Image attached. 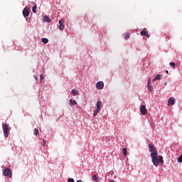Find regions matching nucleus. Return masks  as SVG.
Segmentation results:
<instances>
[{"mask_svg":"<svg viewBox=\"0 0 182 182\" xmlns=\"http://www.w3.org/2000/svg\"><path fill=\"white\" fill-rule=\"evenodd\" d=\"M141 35L142 36H146V38H149L150 35H149V32L146 28H144L143 31H141Z\"/></svg>","mask_w":182,"mask_h":182,"instance_id":"obj_9","label":"nucleus"},{"mask_svg":"<svg viewBox=\"0 0 182 182\" xmlns=\"http://www.w3.org/2000/svg\"><path fill=\"white\" fill-rule=\"evenodd\" d=\"M36 80H38V77H35Z\"/></svg>","mask_w":182,"mask_h":182,"instance_id":"obj_31","label":"nucleus"},{"mask_svg":"<svg viewBox=\"0 0 182 182\" xmlns=\"http://www.w3.org/2000/svg\"><path fill=\"white\" fill-rule=\"evenodd\" d=\"M123 154H124V156H127V149L126 148L123 149Z\"/></svg>","mask_w":182,"mask_h":182,"instance_id":"obj_22","label":"nucleus"},{"mask_svg":"<svg viewBox=\"0 0 182 182\" xmlns=\"http://www.w3.org/2000/svg\"><path fill=\"white\" fill-rule=\"evenodd\" d=\"M37 6L36 5H34L33 6V9H32V11H33V14H36V9H37Z\"/></svg>","mask_w":182,"mask_h":182,"instance_id":"obj_18","label":"nucleus"},{"mask_svg":"<svg viewBox=\"0 0 182 182\" xmlns=\"http://www.w3.org/2000/svg\"><path fill=\"white\" fill-rule=\"evenodd\" d=\"M151 157L152 163L156 167H157L159 164H163V163H164V161L163 160V156H159V154H154L152 156H151Z\"/></svg>","mask_w":182,"mask_h":182,"instance_id":"obj_1","label":"nucleus"},{"mask_svg":"<svg viewBox=\"0 0 182 182\" xmlns=\"http://www.w3.org/2000/svg\"><path fill=\"white\" fill-rule=\"evenodd\" d=\"M140 112L141 114H147V109H146V107L144 105H141Z\"/></svg>","mask_w":182,"mask_h":182,"instance_id":"obj_8","label":"nucleus"},{"mask_svg":"<svg viewBox=\"0 0 182 182\" xmlns=\"http://www.w3.org/2000/svg\"><path fill=\"white\" fill-rule=\"evenodd\" d=\"M43 145L45 146V144H46V141H45V139H43Z\"/></svg>","mask_w":182,"mask_h":182,"instance_id":"obj_29","label":"nucleus"},{"mask_svg":"<svg viewBox=\"0 0 182 182\" xmlns=\"http://www.w3.org/2000/svg\"><path fill=\"white\" fill-rule=\"evenodd\" d=\"M41 42H43V43H48L49 42V40H48V38H42Z\"/></svg>","mask_w":182,"mask_h":182,"instance_id":"obj_17","label":"nucleus"},{"mask_svg":"<svg viewBox=\"0 0 182 182\" xmlns=\"http://www.w3.org/2000/svg\"><path fill=\"white\" fill-rule=\"evenodd\" d=\"M71 93H73V95L74 96H77V95H79V91H77V90L73 89V90H72Z\"/></svg>","mask_w":182,"mask_h":182,"instance_id":"obj_13","label":"nucleus"},{"mask_svg":"<svg viewBox=\"0 0 182 182\" xmlns=\"http://www.w3.org/2000/svg\"><path fill=\"white\" fill-rule=\"evenodd\" d=\"M59 26H58V28L60 29V31H65V21H63V19H61L58 22Z\"/></svg>","mask_w":182,"mask_h":182,"instance_id":"obj_5","label":"nucleus"},{"mask_svg":"<svg viewBox=\"0 0 182 182\" xmlns=\"http://www.w3.org/2000/svg\"><path fill=\"white\" fill-rule=\"evenodd\" d=\"M101 107H102V101H97V109L100 110Z\"/></svg>","mask_w":182,"mask_h":182,"instance_id":"obj_14","label":"nucleus"},{"mask_svg":"<svg viewBox=\"0 0 182 182\" xmlns=\"http://www.w3.org/2000/svg\"><path fill=\"white\" fill-rule=\"evenodd\" d=\"M97 89H102L105 87V83L102 81H100L97 82Z\"/></svg>","mask_w":182,"mask_h":182,"instance_id":"obj_10","label":"nucleus"},{"mask_svg":"<svg viewBox=\"0 0 182 182\" xmlns=\"http://www.w3.org/2000/svg\"><path fill=\"white\" fill-rule=\"evenodd\" d=\"M162 76L161 75H157L154 79L153 81L156 82V80H160L161 79Z\"/></svg>","mask_w":182,"mask_h":182,"instance_id":"obj_12","label":"nucleus"},{"mask_svg":"<svg viewBox=\"0 0 182 182\" xmlns=\"http://www.w3.org/2000/svg\"><path fill=\"white\" fill-rule=\"evenodd\" d=\"M43 80V75H40V82H42Z\"/></svg>","mask_w":182,"mask_h":182,"instance_id":"obj_27","label":"nucleus"},{"mask_svg":"<svg viewBox=\"0 0 182 182\" xmlns=\"http://www.w3.org/2000/svg\"><path fill=\"white\" fill-rule=\"evenodd\" d=\"M3 174L6 177H9L11 178V177H12V171L11 168H7L3 171Z\"/></svg>","mask_w":182,"mask_h":182,"instance_id":"obj_4","label":"nucleus"},{"mask_svg":"<svg viewBox=\"0 0 182 182\" xmlns=\"http://www.w3.org/2000/svg\"><path fill=\"white\" fill-rule=\"evenodd\" d=\"M178 163H182V154L180 155V156L178 158Z\"/></svg>","mask_w":182,"mask_h":182,"instance_id":"obj_23","label":"nucleus"},{"mask_svg":"<svg viewBox=\"0 0 182 182\" xmlns=\"http://www.w3.org/2000/svg\"><path fill=\"white\" fill-rule=\"evenodd\" d=\"M77 105V102H76V100L71 99L70 100V106H75Z\"/></svg>","mask_w":182,"mask_h":182,"instance_id":"obj_11","label":"nucleus"},{"mask_svg":"<svg viewBox=\"0 0 182 182\" xmlns=\"http://www.w3.org/2000/svg\"><path fill=\"white\" fill-rule=\"evenodd\" d=\"M166 73L168 74V70H166Z\"/></svg>","mask_w":182,"mask_h":182,"instance_id":"obj_30","label":"nucleus"},{"mask_svg":"<svg viewBox=\"0 0 182 182\" xmlns=\"http://www.w3.org/2000/svg\"><path fill=\"white\" fill-rule=\"evenodd\" d=\"M169 65L171 68H176V63H170Z\"/></svg>","mask_w":182,"mask_h":182,"instance_id":"obj_24","label":"nucleus"},{"mask_svg":"<svg viewBox=\"0 0 182 182\" xmlns=\"http://www.w3.org/2000/svg\"><path fill=\"white\" fill-rule=\"evenodd\" d=\"M100 110V109L97 108L96 110L93 113V116H97V114L99 113Z\"/></svg>","mask_w":182,"mask_h":182,"instance_id":"obj_20","label":"nucleus"},{"mask_svg":"<svg viewBox=\"0 0 182 182\" xmlns=\"http://www.w3.org/2000/svg\"><path fill=\"white\" fill-rule=\"evenodd\" d=\"M92 181H99V177L96 175L92 176Z\"/></svg>","mask_w":182,"mask_h":182,"instance_id":"obj_16","label":"nucleus"},{"mask_svg":"<svg viewBox=\"0 0 182 182\" xmlns=\"http://www.w3.org/2000/svg\"><path fill=\"white\" fill-rule=\"evenodd\" d=\"M176 103V99L170 97L168 100V106H173Z\"/></svg>","mask_w":182,"mask_h":182,"instance_id":"obj_7","label":"nucleus"},{"mask_svg":"<svg viewBox=\"0 0 182 182\" xmlns=\"http://www.w3.org/2000/svg\"><path fill=\"white\" fill-rule=\"evenodd\" d=\"M34 134L35 136H37V134H39V130L38 129H34Z\"/></svg>","mask_w":182,"mask_h":182,"instance_id":"obj_21","label":"nucleus"},{"mask_svg":"<svg viewBox=\"0 0 182 182\" xmlns=\"http://www.w3.org/2000/svg\"><path fill=\"white\" fill-rule=\"evenodd\" d=\"M44 22H48L50 23V18L48 17L47 16H43Z\"/></svg>","mask_w":182,"mask_h":182,"instance_id":"obj_15","label":"nucleus"},{"mask_svg":"<svg viewBox=\"0 0 182 182\" xmlns=\"http://www.w3.org/2000/svg\"><path fill=\"white\" fill-rule=\"evenodd\" d=\"M2 129L4 134V137H8L9 136V130H11V129H9V125L4 124Z\"/></svg>","mask_w":182,"mask_h":182,"instance_id":"obj_2","label":"nucleus"},{"mask_svg":"<svg viewBox=\"0 0 182 182\" xmlns=\"http://www.w3.org/2000/svg\"><path fill=\"white\" fill-rule=\"evenodd\" d=\"M129 38H130V34H129V33H127V34L125 36L124 39H125L126 41H127V39H129Z\"/></svg>","mask_w":182,"mask_h":182,"instance_id":"obj_25","label":"nucleus"},{"mask_svg":"<svg viewBox=\"0 0 182 182\" xmlns=\"http://www.w3.org/2000/svg\"><path fill=\"white\" fill-rule=\"evenodd\" d=\"M23 16L24 18H28L29 16V8L25 7L23 10Z\"/></svg>","mask_w":182,"mask_h":182,"instance_id":"obj_6","label":"nucleus"},{"mask_svg":"<svg viewBox=\"0 0 182 182\" xmlns=\"http://www.w3.org/2000/svg\"><path fill=\"white\" fill-rule=\"evenodd\" d=\"M149 151H151V156H153V154H159V152L157 151V149H156V146L153 144H149Z\"/></svg>","mask_w":182,"mask_h":182,"instance_id":"obj_3","label":"nucleus"},{"mask_svg":"<svg viewBox=\"0 0 182 182\" xmlns=\"http://www.w3.org/2000/svg\"><path fill=\"white\" fill-rule=\"evenodd\" d=\"M68 182H75V180L73 178H69L68 179Z\"/></svg>","mask_w":182,"mask_h":182,"instance_id":"obj_26","label":"nucleus"},{"mask_svg":"<svg viewBox=\"0 0 182 182\" xmlns=\"http://www.w3.org/2000/svg\"><path fill=\"white\" fill-rule=\"evenodd\" d=\"M148 85H151V81L150 80V79L148 80Z\"/></svg>","mask_w":182,"mask_h":182,"instance_id":"obj_28","label":"nucleus"},{"mask_svg":"<svg viewBox=\"0 0 182 182\" xmlns=\"http://www.w3.org/2000/svg\"><path fill=\"white\" fill-rule=\"evenodd\" d=\"M148 90L149 92H153V87L151 85H148Z\"/></svg>","mask_w":182,"mask_h":182,"instance_id":"obj_19","label":"nucleus"}]
</instances>
